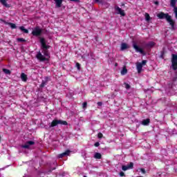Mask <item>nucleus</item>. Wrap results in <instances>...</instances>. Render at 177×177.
<instances>
[{
    "instance_id": "9",
    "label": "nucleus",
    "mask_w": 177,
    "mask_h": 177,
    "mask_svg": "<svg viewBox=\"0 0 177 177\" xmlns=\"http://www.w3.org/2000/svg\"><path fill=\"white\" fill-rule=\"evenodd\" d=\"M132 168H133V162H130L127 166L123 165L122 167V171H128V169H132Z\"/></svg>"
},
{
    "instance_id": "24",
    "label": "nucleus",
    "mask_w": 177,
    "mask_h": 177,
    "mask_svg": "<svg viewBox=\"0 0 177 177\" xmlns=\"http://www.w3.org/2000/svg\"><path fill=\"white\" fill-rule=\"evenodd\" d=\"M127 73H128V70H127V68H124L122 71H121V75H125V74H127Z\"/></svg>"
},
{
    "instance_id": "30",
    "label": "nucleus",
    "mask_w": 177,
    "mask_h": 177,
    "mask_svg": "<svg viewBox=\"0 0 177 177\" xmlns=\"http://www.w3.org/2000/svg\"><path fill=\"white\" fill-rule=\"evenodd\" d=\"M97 138L99 139H102L103 138V134L102 133H99L97 135Z\"/></svg>"
},
{
    "instance_id": "18",
    "label": "nucleus",
    "mask_w": 177,
    "mask_h": 177,
    "mask_svg": "<svg viewBox=\"0 0 177 177\" xmlns=\"http://www.w3.org/2000/svg\"><path fill=\"white\" fill-rule=\"evenodd\" d=\"M177 0H170V5L172 8H176Z\"/></svg>"
},
{
    "instance_id": "38",
    "label": "nucleus",
    "mask_w": 177,
    "mask_h": 177,
    "mask_svg": "<svg viewBox=\"0 0 177 177\" xmlns=\"http://www.w3.org/2000/svg\"><path fill=\"white\" fill-rule=\"evenodd\" d=\"M125 174H124V172L123 171H121L120 173V176H124Z\"/></svg>"
},
{
    "instance_id": "12",
    "label": "nucleus",
    "mask_w": 177,
    "mask_h": 177,
    "mask_svg": "<svg viewBox=\"0 0 177 177\" xmlns=\"http://www.w3.org/2000/svg\"><path fill=\"white\" fill-rule=\"evenodd\" d=\"M70 154V151L67 150L65 152L58 155V158H63V157H65V156H68Z\"/></svg>"
},
{
    "instance_id": "26",
    "label": "nucleus",
    "mask_w": 177,
    "mask_h": 177,
    "mask_svg": "<svg viewBox=\"0 0 177 177\" xmlns=\"http://www.w3.org/2000/svg\"><path fill=\"white\" fill-rule=\"evenodd\" d=\"M8 26H10V27H11V28H12V29H15L17 28L16 24H15L13 23H10V22L8 23Z\"/></svg>"
},
{
    "instance_id": "28",
    "label": "nucleus",
    "mask_w": 177,
    "mask_h": 177,
    "mask_svg": "<svg viewBox=\"0 0 177 177\" xmlns=\"http://www.w3.org/2000/svg\"><path fill=\"white\" fill-rule=\"evenodd\" d=\"M174 12L175 14V17L177 19V7L174 8Z\"/></svg>"
},
{
    "instance_id": "32",
    "label": "nucleus",
    "mask_w": 177,
    "mask_h": 177,
    "mask_svg": "<svg viewBox=\"0 0 177 177\" xmlns=\"http://www.w3.org/2000/svg\"><path fill=\"white\" fill-rule=\"evenodd\" d=\"M146 63H147V60H143L141 63L142 66H146Z\"/></svg>"
},
{
    "instance_id": "27",
    "label": "nucleus",
    "mask_w": 177,
    "mask_h": 177,
    "mask_svg": "<svg viewBox=\"0 0 177 177\" xmlns=\"http://www.w3.org/2000/svg\"><path fill=\"white\" fill-rule=\"evenodd\" d=\"M124 88H126V89H131V86L129 84H128V83H124Z\"/></svg>"
},
{
    "instance_id": "16",
    "label": "nucleus",
    "mask_w": 177,
    "mask_h": 177,
    "mask_svg": "<svg viewBox=\"0 0 177 177\" xmlns=\"http://www.w3.org/2000/svg\"><path fill=\"white\" fill-rule=\"evenodd\" d=\"M0 2L6 8H10V5L8 4L6 0H0Z\"/></svg>"
},
{
    "instance_id": "40",
    "label": "nucleus",
    "mask_w": 177,
    "mask_h": 177,
    "mask_svg": "<svg viewBox=\"0 0 177 177\" xmlns=\"http://www.w3.org/2000/svg\"><path fill=\"white\" fill-rule=\"evenodd\" d=\"M84 177H87L86 176H84Z\"/></svg>"
},
{
    "instance_id": "6",
    "label": "nucleus",
    "mask_w": 177,
    "mask_h": 177,
    "mask_svg": "<svg viewBox=\"0 0 177 177\" xmlns=\"http://www.w3.org/2000/svg\"><path fill=\"white\" fill-rule=\"evenodd\" d=\"M42 33V30L39 28V27L37 26L32 31V35L35 37H38Z\"/></svg>"
},
{
    "instance_id": "35",
    "label": "nucleus",
    "mask_w": 177,
    "mask_h": 177,
    "mask_svg": "<svg viewBox=\"0 0 177 177\" xmlns=\"http://www.w3.org/2000/svg\"><path fill=\"white\" fill-rule=\"evenodd\" d=\"M94 146H95V147H99V146H100V144L99 142H95Z\"/></svg>"
},
{
    "instance_id": "34",
    "label": "nucleus",
    "mask_w": 177,
    "mask_h": 177,
    "mask_svg": "<svg viewBox=\"0 0 177 177\" xmlns=\"http://www.w3.org/2000/svg\"><path fill=\"white\" fill-rule=\"evenodd\" d=\"M86 106H88V104L86 102L83 103V109H86Z\"/></svg>"
},
{
    "instance_id": "17",
    "label": "nucleus",
    "mask_w": 177,
    "mask_h": 177,
    "mask_svg": "<svg viewBox=\"0 0 177 177\" xmlns=\"http://www.w3.org/2000/svg\"><path fill=\"white\" fill-rule=\"evenodd\" d=\"M120 49L121 50H125V49H128V44L122 43Z\"/></svg>"
},
{
    "instance_id": "39",
    "label": "nucleus",
    "mask_w": 177,
    "mask_h": 177,
    "mask_svg": "<svg viewBox=\"0 0 177 177\" xmlns=\"http://www.w3.org/2000/svg\"><path fill=\"white\" fill-rule=\"evenodd\" d=\"M155 5H158V1H155Z\"/></svg>"
},
{
    "instance_id": "7",
    "label": "nucleus",
    "mask_w": 177,
    "mask_h": 177,
    "mask_svg": "<svg viewBox=\"0 0 177 177\" xmlns=\"http://www.w3.org/2000/svg\"><path fill=\"white\" fill-rule=\"evenodd\" d=\"M114 9L117 15H120V16H125V12L124 10L121 9V8L118 7V6H115Z\"/></svg>"
},
{
    "instance_id": "25",
    "label": "nucleus",
    "mask_w": 177,
    "mask_h": 177,
    "mask_svg": "<svg viewBox=\"0 0 177 177\" xmlns=\"http://www.w3.org/2000/svg\"><path fill=\"white\" fill-rule=\"evenodd\" d=\"M145 20L147 21H150V15L149 13H145Z\"/></svg>"
},
{
    "instance_id": "13",
    "label": "nucleus",
    "mask_w": 177,
    "mask_h": 177,
    "mask_svg": "<svg viewBox=\"0 0 177 177\" xmlns=\"http://www.w3.org/2000/svg\"><path fill=\"white\" fill-rule=\"evenodd\" d=\"M55 2V6L57 8H62V3H63V0H54Z\"/></svg>"
},
{
    "instance_id": "19",
    "label": "nucleus",
    "mask_w": 177,
    "mask_h": 177,
    "mask_svg": "<svg viewBox=\"0 0 177 177\" xmlns=\"http://www.w3.org/2000/svg\"><path fill=\"white\" fill-rule=\"evenodd\" d=\"M154 45H156V43H154L153 41H149L148 44L145 45V46H147V48H153Z\"/></svg>"
},
{
    "instance_id": "33",
    "label": "nucleus",
    "mask_w": 177,
    "mask_h": 177,
    "mask_svg": "<svg viewBox=\"0 0 177 177\" xmlns=\"http://www.w3.org/2000/svg\"><path fill=\"white\" fill-rule=\"evenodd\" d=\"M97 106H99L100 107V106H103V102H98L97 103Z\"/></svg>"
},
{
    "instance_id": "37",
    "label": "nucleus",
    "mask_w": 177,
    "mask_h": 177,
    "mask_svg": "<svg viewBox=\"0 0 177 177\" xmlns=\"http://www.w3.org/2000/svg\"><path fill=\"white\" fill-rule=\"evenodd\" d=\"M140 171L142 174H146V170L145 169H140Z\"/></svg>"
},
{
    "instance_id": "15",
    "label": "nucleus",
    "mask_w": 177,
    "mask_h": 177,
    "mask_svg": "<svg viewBox=\"0 0 177 177\" xmlns=\"http://www.w3.org/2000/svg\"><path fill=\"white\" fill-rule=\"evenodd\" d=\"M21 80L24 82H27V75H26L24 73H22L21 74Z\"/></svg>"
},
{
    "instance_id": "20",
    "label": "nucleus",
    "mask_w": 177,
    "mask_h": 177,
    "mask_svg": "<svg viewBox=\"0 0 177 177\" xmlns=\"http://www.w3.org/2000/svg\"><path fill=\"white\" fill-rule=\"evenodd\" d=\"M94 158H96L97 160H100V158H102V154L100 153L96 152L94 154Z\"/></svg>"
},
{
    "instance_id": "3",
    "label": "nucleus",
    "mask_w": 177,
    "mask_h": 177,
    "mask_svg": "<svg viewBox=\"0 0 177 177\" xmlns=\"http://www.w3.org/2000/svg\"><path fill=\"white\" fill-rule=\"evenodd\" d=\"M68 125V123L66 121L62 120H54L51 122V123H49V128H53V127H57V125Z\"/></svg>"
},
{
    "instance_id": "4",
    "label": "nucleus",
    "mask_w": 177,
    "mask_h": 177,
    "mask_svg": "<svg viewBox=\"0 0 177 177\" xmlns=\"http://www.w3.org/2000/svg\"><path fill=\"white\" fill-rule=\"evenodd\" d=\"M133 49H135L137 53H140L141 55H145V51L143 50V48L138 46V44H136V42L135 41H133Z\"/></svg>"
},
{
    "instance_id": "5",
    "label": "nucleus",
    "mask_w": 177,
    "mask_h": 177,
    "mask_svg": "<svg viewBox=\"0 0 177 177\" xmlns=\"http://www.w3.org/2000/svg\"><path fill=\"white\" fill-rule=\"evenodd\" d=\"M171 67L174 71L177 70V55L176 54H172L171 57Z\"/></svg>"
},
{
    "instance_id": "1",
    "label": "nucleus",
    "mask_w": 177,
    "mask_h": 177,
    "mask_svg": "<svg viewBox=\"0 0 177 177\" xmlns=\"http://www.w3.org/2000/svg\"><path fill=\"white\" fill-rule=\"evenodd\" d=\"M40 42L43 50L41 52H37L35 57L39 62H49V59H50L49 50H48V49H49V46L46 45L44 39H41Z\"/></svg>"
},
{
    "instance_id": "21",
    "label": "nucleus",
    "mask_w": 177,
    "mask_h": 177,
    "mask_svg": "<svg viewBox=\"0 0 177 177\" xmlns=\"http://www.w3.org/2000/svg\"><path fill=\"white\" fill-rule=\"evenodd\" d=\"M150 124V119L143 120L142 122V125H149Z\"/></svg>"
},
{
    "instance_id": "36",
    "label": "nucleus",
    "mask_w": 177,
    "mask_h": 177,
    "mask_svg": "<svg viewBox=\"0 0 177 177\" xmlns=\"http://www.w3.org/2000/svg\"><path fill=\"white\" fill-rule=\"evenodd\" d=\"M1 21L3 23H4V24H8L9 25V22H7L6 21L3 20V19H1Z\"/></svg>"
},
{
    "instance_id": "8",
    "label": "nucleus",
    "mask_w": 177,
    "mask_h": 177,
    "mask_svg": "<svg viewBox=\"0 0 177 177\" xmlns=\"http://www.w3.org/2000/svg\"><path fill=\"white\" fill-rule=\"evenodd\" d=\"M34 145H35L34 141H28L25 145H22L21 147L23 149H30V147Z\"/></svg>"
},
{
    "instance_id": "10",
    "label": "nucleus",
    "mask_w": 177,
    "mask_h": 177,
    "mask_svg": "<svg viewBox=\"0 0 177 177\" xmlns=\"http://www.w3.org/2000/svg\"><path fill=\"white\" fill-rule=\"evenodd\" d=\"M96 3H100V5H106V8H109L110 6V4L104 0H94Z\"/></svg>"
},
{
    "instance_id": "14",
    "label": "nucleus",
    "mask_w": 177,
    "mask_h": 177,
    "mask_svg": "<svg viewBox=\"0 0 177 177\" xmlns=\"http://www.w3.org/2000/svg\"><path fill=\"white\" fill-rule=\"evenodd\" d=\"M137 71L138 73H142V68H143V66L142 65V63H138L136 65Z\"/></svg>"
},
{
    "instance_id": "29",
    "label": "nucleus",
    "mask_w": 177,
    "mask_h": 177,
    "mask_svg": "<svg viewBox=\"0 0 177 177\" xmlns=\"http://www.w3.org/2000/svg\"><path fill=\"white\" fill-rule=\"evenodd\" d=\"M18 42H26V39L23 38H18L17 39Z\"/></svg>"
},
{
    "instance_id": "31",
    "label": "nucleus",
    "mask_w": 177,
    "mask_h": 177,
    "mask_svg": "<svg viewBox=\"0 0 177 177\" xmlns=\"http://www.w3.org/2000/svg\"><path fill=\"white\" fill-rule=\"evenodd\" d=\"M76 67L77 70H80V68H81V65L80 64V63H76Z\"/></svg>"
},
{
    "instance_id": "23",
    "label": "nucleus",
    "mask_w": 177,
    "mask_h": 177,
    "mask_svg": "<svg viewBox=\"0 0 177 177\" xmlns=\"http://www.w3.org/2000/svg\"><path fill=\"white\" fill-rule=\"evenodd\" d=\"M3 72L4 74H7L8 75H10V74H11L10 70H9V69L3 68Z\"/></svg>"
},
{
    "instance_id": "2",
    "label": "nucleus",
    "mask_w": 177,
    "mask_h": 177,
    "mask_svg": "<svg viewBox=\"0 0 177 177\" xmlns=\"http://www.w3.org/2000/svg\"><path fill=\"white\" fill-rule=\"evenodd\" d=\"M157 17L158 19H165V20L169 23V26H171V30H176L175 28V21L172 19V17L169 15L168 13H164L162 12H160L159 14L157 15Z\"/></svg>"
},
{
    "instance_id": "22",
    "label": "nucleus",
    "mask_w": 177,
    "mask_h": 177,
    "mask_svg": "<svg viewBox=\"0 0 177 177\" xmlns=\"http://www.w3.org/2000/svg\"><path fill=\"white\" fill-rule=\"evenodd\" d=\"M19 30H21V31H23V32H24L25 34H28V30L24 28V26H20Z\"/></svg>"
},
{
    "instance_id": "11",
    "label": "nucleus",
    "mask_w": 177,
    "mask_h": 177,
    "mask_svg": "<svg viewBox=\"0 0 177 177\" xmlns=\"http://www.w3.org/2000/svg\"><path fill=\"white\" fill-rule=\"evenodd\" d=\"M49 81V77H46L44 78V80H42V82L40 85L41 88H44V86H45V85H46L48 84V82Z\"/></svg>"
}]
</instances>
